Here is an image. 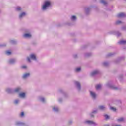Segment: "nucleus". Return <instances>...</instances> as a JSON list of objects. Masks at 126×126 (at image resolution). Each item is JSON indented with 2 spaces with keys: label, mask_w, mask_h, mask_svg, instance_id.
Wrapping results in <instances>:
<instances>
[{
  "label": "nucleus",
  "mask_w": 126,
  "mask_h": 126,
  "mask_svg": "<svg viewBox=\"0 0 126 126\" xmlns=\"http://www.w3.org/2000/svg\"><path fill=\"white\" fill-rule=\"evenodd\" d=\"M107 87H108V88H111V89H113V90H120L121 88L116 87V86L113 85V83L112 81L108 82L106 85Z\"/></svg>",
  "instance_id": "nucleus-1"
},
{
  "label": "nucleus",
  "mask_w": 126,
  "mask_h": 126,
  "mask_svg": "<svg viewBox=\"0 0 126 126\" xmlns=\"http://www.w3.org/2000/svg\"><path fill=\"white\" fill-rule=\"evenodd\" d=\"M50 6H51V2L49 1H45L42 6V10H46Z\"/></svg>",
  "instance_id": "nucleus-2"
},
{
  "label": "nucleus",
  "mask_w": 126,
  "mask_h": 126,
  "mask_svg": "<svg viewBox=\"0 0 126 126\" xmlns=\"http://www.w3.org/2000/svg\"><path fill=\"white\" fill-rule=\"evenodd\" d=\"M85 124H88V125H91L94 126H98V124L92 121H86L85 122Z\"/></svg>",
  "instance_id": "nucleus-3"
},
{
  "label": "nucleus",
  "mask_w": 126,
  "mask_h": 126,
  "mask_svg": "<svg viewBox=\"0 0 126 126\" xmlns=\"http://www.w3.org/2000/svg\"><path fill=\"white\" fill-rule=\"evenodd\" d=\"M100 73V71L98 70H95L91 73V76H95V75H97V74H99Z\"/></svg>",
  "instance_id": "nucleus-4"
},
{
  "label": "nucleus",
  "mask_w": 126,
  "mask_h": 126,
  "mask_svg": "<svg viewBox=\"0 0 126 126\" xmlns=\"http://www.w3.org/2000/svg\"><path fill=\"white\" fill-rule=\"evenodd\" d=\"M74 83H75V85H76L78 90L79 91H80V89H81V87L80 86V83H79L78 81H75Z\"/></svg>",
  "instance_id": "nucleus-5"
},
{
  "label": "nucleus",
  "mask_w": 126,
  "mask_h": 126,
  "mask_svg": "<svg viewBox=\"0 0 126 126\" xmlns=\"http://www.w3.org/2000/svg\"><path fill=\"white\" fill-rule=\"evenodd\" d=\"M90 93L91 97H92V98H93V99L95 100V99H96V94L95 93H94V92H92V91H90Z\"/></svg>",
  "instance_id": "nucleus-6"
},
{
  "label": "nucleus",
  "mask_w": 126,
  "mask_h": 126,
  "mask_svg": "<svg viewBox=\"0 0 126 126\" xmlns=\"http://www.w3.org/2000/svg\"><path fill=\"white\" fill-rule=\"evenodd\" d=\"M15 125L16 126H28V125L23 122H16Z\"/></svg>",
  "instance_id": "nucleus-7"
},
{
  "label": "nucleus",
  "mask_w": 126,
  "mask_h": 126,
  "mask_svg": "<svg viewBox=\"0 0 126 126\" xmlns=\"http://www.w3.org/2000/svg\"><path fill=\"white\" fill-rule=\"evenodd\" d=\"M17 60L15 59H10L9 60L8 63L10 64H14L16 63Z\"/></svg>",
  "instance_id": "nucleus-8"
},
{
  "label": "nucleus",
  "mask_w": 126,
  "mask_h": 126,
  "mask_svg": "<svg viewBox=\"0 0 126 126\" xmlns=\"http://www.w3.org/2000/svg\"><path fill=\"white\" fill-rule=\"evenodd\" d=\"M30 76V73H26L24 74L22 76V78L24 79H26V78H28Z\"/></svg>",
  "instance_id": "nucleus-9"
},
{
  "label": "nucleus",
  "mask_w": 126,
  "mask_h": 126,
  "mask_svg": "<svg viewBox=\"0 0 126 126\" xmlns=\"http://www.w3.org/2000/svg\"><path fill=\"white\" fill-rule=\"evenodd\" d=\"M6 92H7V93H8L9 94H11L12 93H14V91L12 89L7 88L6 89Z\"/></svg>",
  "instance_id": "nucleus-10"
},
{
  "label": "nucleus",
  "mask_w": 126,
  "mask_h": 126,
  "mask_svg": "<svg viewBox=\"0 0 126 126\" xmlns=\"http://www.w3.org/2000/svg\"><path fill=\"white\" fill-rule=\"evenodd\" d=\"M98 109L101 110V111H105L107 109V108L105 105H100L98 106Z\"/></svg>",
  "instance_id": "nucleus-11"
},
{
  "label": "nucleus",
  "mask_w": 126,
  "mask_h": 126,
  "mask_svg": "<svg viewBox=\"0 0 126 126\" xmlns=\"http://www.w3.org/2000/svg\"><path fill=\"white\" fill-rule=\"evenodd\" d=\"M26 15V13H25V12H23L21 13L19 15V17L20 19H21V18H22V17H24V16H25Z\"/></svg>",
  "instance_id": "nucleus-12"
},
{
  "label": "nucleus",
  "mask_w": 126,
  "mask_h": 126,
  "mask_svg": "<svg viewBox=\"0 0 126 126\" xmlns=\"http://www.w3.org/2000/svg\"><path fill=\"white\" fill-rule=\"evenodd\" d=\"M118 17H126V14L125 13H121L117 15Z\"/></svg>",
  "instance_id": "nucleus-13"
},
{
  "label": "nucleus",
  "mask_w": 126,
  "mask_h": 126,
  "mask_svg": "<svg viewBox=\"0 0 126 126\" xmlns=\"http://www.w3.org/2000/svg\"><path fill=\"white\" fill-rule=\"evenodd\" d=\"M30 56L32 60H33V61H36L37 59L36 58V56H35V55L31 54Z\"/></svg>",
  "instance_id": "nucleus-14"
},
{
  "label": "nucleus",
  "mask_w": 126,
  "mask_h": 126,
  "mask_svg": "<svg viewBox=\"0 0 126 126\" xmlns=\"http://www.w3.org/2000/svg\"><path fill=\"white\" fill-rule=\"evenodd\" d=\"M90 10L91 8L89 7L85 8V10L86 14H89V12H90Z\"/></svg>",
  "instance_id": "nucleus-15"
},
{
  "label": "nucleus",
  "mask_w": 126,
  "mask_h": 126,
  "mask_svg": "<svg viewBox=\"0 0 126 126\" xmlns=\"http://www.w3.org/2000/svg\"><path fill=\"white\" fill-rule=\"evenodd\" d=\"M24 38H31L32 35L30 33H25L24 34Z\"/></svg>",
  "instance_id": "nucleus-16"
},
{
  "label": "nucleus",
  "mask_w": 126,
  "mask_h": 126,
  "mask_svg": "<svg viewBox=\"0 0 126 126\" xmlns=\"http://www.w3.org/2000/svg\"><path fill=\"white\" fill-rule=\"evenodd\" d=\"M97 110L93 111V112L90 114V117H91V118H93L94 117V114H96V113H97Z\"/></svg>",
  "instance_id": "nucleus-17"
},
{
  "label": "nucleus",
  "mask_w": 126,
  "mask_h": 126,
  "mask_svg": "<svg viewBox=\"0 0 126 126\" xmlns=\"http://www.w3.org/2000/svg\"><path fill=\"white\" fill-rule=\"evenodd\" d=\"M26 95V94L25 93H22L19 94V97H20V98H25Z\"/></svg>",
  "instance_id": "nucleus-18"
},
{
  "label": "nucleus",
  "mask_w": 126,
  "mask_h": 126,
  "mask_svg": "<svg viewBox=\"0 0 126 126\" xmlns=\"http://www.w3.org/2000/svg\"><path fill=\"white\" fill-rule=\"evenodd\" d=\"M120 45H126V40H121L118 42Z\"/></svg>",
  "instance_id": "nucleus-19"
},
{
  "label": "nucleus",
  "mask_w": 126,
  "mask_h": 126,
  "mask_svg": "<svg viewBox=\"0 0 126 126\" xmlns=\"http://www.w3.org/2000/svg\"><path fill=\"white\" fill-rule=\"evenodd\" d=\"M53 110L54 112H56V113H58V112H59V107H58V106H54L53 108Z\"/></svg>",
  "instance_id": "nucleus-20"
},
{
  "label": "nucleus",
  "mask_w": 126,
  "mask_h": 126,
  "mask_svg": "<svg viewBox=\"0 0 126 126\" xmlns=\"http://www.w3.org/2000/svg\"><path fill=\"white\" fill-rule=\"evenodd\" d=\"M21 90V89L20 88H17L16 89H15L14 90H13L14 91V92L18 93V92H19Z\"/></svg>",
  "instance_id": "nucleus-21"
},
{
  "label": "nucleus",
  "mask_w": 126,
  "mask_h": 126,
  "mask_svg": "<svg viewBox=\"0 0 126 126\" xmlns=\"http://www.w3.org/2000/svg\"><path fill=\"white\" fill-rule=\"evenodd\" d=\"M125 121V118L121 117L118 119H117V122L118 123H122V122H124Z\"/></svg>",
  "instance_id": "nucleus-22"
},
{
  "label": "nucleus",
  "mask_w": 126,
  "mask_h": 126,
  "mask_svg": "<svg viewBox=\"0 0 126 126\" xmlns=\"http://www.w3.org/2000/svg\"><path fill=\"white\" fill-rule=\"evenodd\" d=\"M114 34L116 35L117 37H120L122 35V33L120 32H115Z\"/></svg>",
  "instance_id": "nucleus-23"
},
{
  "label": "nucleus",
  "mask_w": 126,
  "mask_h": 126,
  "mask_svg": "<svg viewBox=\"0 0 126 126\" xmlns=\"http://www.w3.org/2000/svg\"><path fill=\"white\" fill-rule=\"evenodd\" d=\"M16 11H19L20 12L22 11V8H21L20 6H17L16 8Z\"/></svg>",
  "instance_id": "nucleus-24"
},
{
  "label": "nucleus",
  "mask_w": 126,
  "mask_h": 126,
  "mask_svg": "<svg viewBox=\"0 0 126 126\" xmlns=\"http://www.w3.org/2000/svg\"><path fill=\"white\" fill-rule=\"evenodd\" d=\"M101 87H102V85L101 84H99L96 86L95 88L96 90H100Z\"/></svg>",
  "instance_id": "nucleus-25"
},
{
  "label": "nucleus",
  "mask_w": 126,
  "mask_h": 126,
  "mask_svg": "<svg viewBox=\"0 0 126 126\" xmlns=\"http://www.w3.org/2000/svg\"><path fill=\"white\" fill-rule=\"evenodd\" d=\"M100 3H102L104 5H107V1H105L104 0H100Z\"/></svg>",
  "instance_id": "nucleus-26"
},
{
  "label": "nucleus",
  "mask_w": 126,
  "mask_h": 126,
  "mask_svg": "<svg viewBox=\"0 0 126 126\" xmlns=\"http://www.w3.org/2000/svg\"><path fill=\"white\" fill-rule=\"evenodd\" d=\"M71 20L72 21H75V20H76V16H72L71 17Z\"/></svg>",
  "instance_id": "nucleus-27"
},
{
  "label": "nucleus",
  "mask_w": 126,
  "mask_h": 126,
  "mask_svg": "<svg viewBox=\"0 0 126 126\" xmlns=\"http://www.w3.org/2000/svg\"><path fill=\"white\" fill-rule=\"evenodd\" d=\"M39 100L43 102V103H45V98L43 97H39Z\"/></svg>",
  "instance_id": "nucleus-28"
},
{
  "label": "nucleus",
  "mask_w": 126,
  "mask_h": 126,
  "mask_svg": "<svg viewBox=\"0 0 126 126\" xmlns=\"http://www.w3.org/2000/svg\"><path fill=\"white\" fill-rule=\"evenodd\" d=\"M103 65L104 66H108L109 65V62H104L103 63Z\"/></svg>",
  "instance_id": "nucleus-29"
},
{
  "label": "nucleus",
  "mask_w": 126,
  "mask_h": 126,
  "mask_svg": "<svg viewBox=\"0 0 126 126\" xmlns=\"http://www.w3.org/2000/svg\"><path fill=\"white\" fill-rule=\"evenodd\" d=\"M59 91L60 93H63V95H66V94H65V93H64V91H63V90L60 89V90H59Z\"/></svg>",
  "instance_id": "nucleus-30"
},
{
  "label": "nucleus",
  "mask_w": 126,
  "mask_h": 126,
  "mask_svg": "<svg viewBox=\"0 0 126 126\" xmlns=\"http://www.w3.org/2000/svg\"><path fill=\"white\" fill-rule=\"evenodd\" d=\"M18 103H19V99H16L14 101V103L15 105H17V104H18Z\"/></svg>",
  "instance_id": "nucleus-31"
},
{
  "label": "nucleus",
  "mask_w": 126,
  "mask_h": 126,
  "mask_svg": "<svg viewBox=\"0 0 126 126\" xmlns=\"http://www.w3.org/2000/svg\"><path fill=\"white\" fill-rule=\"evenodd\" d=\"M81 70V68L80 67H78L75 69V72H79Z\"/></svg>",
  "instance_id": "nucleus-32"
},
{
  "label": "nucleus",
  "mask_w": 126,
  "mask_h": 126,
  "mask_svg": "<svg viewBox=\"0 0 126 126\" xmlns=\"http://www.w3.org/2000/svg\"><path fill=\"white\" fill-rule=\"evenodd\" d=\"M5 54L7 55V56H10V55H11V52L7 51L5 52Z\"/></svg>",
  "instance_id": "nucleus-33"
},
{
  "label": "nucleus",
  "mask_w": 126,
  "mask_h": 126,
  "mask_svg": "<svg viewBox=\"0 0 126 126\" xmlns=\"http://www.w3.org/2000/svg\"><path fill=\"white\" fill-rule=\"evenodd\" d=\"M114 53H109L108 55H107V56L108 57H112V56H114Z\"/></svg>",
  "instance_id": "nucleus-34"
},
{
  "label": "nucleus",
  "mask_w": 126,
  "mask_h": 126,
  "mask_svg": "<svg viewBox=\"0 0 126 126\" xmlns=\"http://www.w3.org/2000/svg\"><path fill=\"white\" fill-rule=\"evenodd\" d=\"M104 117L105 118L106 120H109L110 119V116L107 114L104 115Z\"/></svg>",
  "instance_id": "nucleus-35"
},
{
  "label": "nucleus",
  "mask_w": 126,
  "mask_h": 126,
  "mask_svg": "<svg viewBox=\"0 0 126 126\" xmlns=\"http://www.w3.org/2000/svg\"><path fill=\"white\" fill-rule=\"evenodd\" d=\"M5 46H6V44L5 43L0 44V47H5Z\"/></svg>",
  "instance_id": "nucleus-36"
},
{
  "label": "nucleus",
  "mask_w": 126,
  "mask_h": 126,
  "mask_svg": "<svg viewBox=\"0 0 126 126\" xmlns=\"http://www.w3.org/2000/svg\"><path fill=\"white\" fill-rule=\"evenodd\" d=\"M110 109L112 110V111H114V112H116V108L113 107H111Z\"/></svg>",
  "instance_id": "nucleus-37"
},
{
  "label": "nucleus",
  "mask_w": 126,
  "mask_h": 126,
  "mask_svg": "<svg viewBox=\"0 0 126 126\" xmlns=\"http://www.w3.org/2000/svg\"><path fill=\"white\" fill-rule=\"evenodd\" d=\"M122 23V21L118 20L117 21H116V24L117 25H119V24H121Z\"/></svg>",
  "instance_id": "nucleus-38"
},
{
  "label": "nucleus",
  "mask_w": 126,
  "mask_h": 126,
  "mask_svg": "<svg viewBox=\"0 0 126 126\" xmlns=\"http://www.w3.org/2000/svg\"><path fill=\"white\" fill-rule=\"evenodd\" d=\"M10 43H11V44H16V41L15 40H11Z\"/></svg>",
  "instance_id": "nucleus-39"
},
{
  "label": "nucleus",
  "mask_w": 126,
  "mask_h": 126,
  "mask_svg": "<svg viewBox=\"0 0 126 126\" xmlns=\"http://www.w3.org/2000/svg\"><path fill=\"white\" fill-rule=\"evenodd\" d=\"M85 56L86 57H90V56H91V53H86Z\"/></svg>",
  "instance_id": "nucleus-40"
},
{
  "label": "nucleus",
  "mask_w": 126,
  "mask_h": 126,
  "mask_svg": "<svg viewBox=\"0 0 126 126\" xmlns=\"http://www.w3.org/2000/svg\"><path fill=\"white\" fill-rule=\"evenodd\" d=\"M122 60H125V57H120V58L119 59V61H122Z\"/></svg>",
  "instance_id": "nucleus-41"
},
{
  "label": "nucleus",
  "mask_w": 126,
  "mask_h": 126,
  "mask_svg": "<svg viewBox=\"0 0 126 126\" xmlns=\"http://www.w3.org/2000/svg\"><path fill=\"white\" fill-rule=\"evenodd\" d=\"M122 30L126 31V26L123 27Z\"/></svg>",
  "instance_id": "nucleus-42"
},
{
  "label": "nucleus",
  "mask_w": 126,
  "mask_h": 126,
  "mask_svg": "<svg viewBox=\"0 0 126 126\" xmlns=\"http://www.w3.org/2000/svg\"><path fill=\"white\" fill-rule=\"evenodd\" d=\"M73 58H74V59H76V58H77V54L74 55Z\"/></svg>",
  "instance_id": "nucleus-43"
},
{
  "label": "nucleus",
  "mask_w": 126,
  "mask_h": 126,
  "mask_svg": "<svg viewBox=\"0 0 126 126\" xmlns=\"http://www.w3.org/2000/svg\"><path fill=\"white\" fill-rule=\"evenodd\" d=\"M27 60L29 63H31V60H30V58L28 57Z\"/></svg>",
  "instance_id": "nucleus-44"
},
{
  "label": "nucleus",
  "mask_w": 126,
  "mask_h": 126,
  "mask_svg": "<svg viewBox=\"0 0 126 126\" xmlns=\"http://www.w3.org/2000/svg\"><path fill=\"white\" fill-rule=\"evenodd\" d=\"M22 68H24V69L27 68V66L25 65L22 66Z\"/></svg>",
  "instance_id": "nucleus-45"
},
{
  "label": "nucleus",
  "mask_w": 126,
  "mask_h": 126,
  "mask_svg": "<svg viewBox=\"0 0 126 126\" xmlns=\"http://www.w3.org/2000/svg\"><path fill=\"white\" fill-rule=\"evenodd\" d=\"M21 117H23V116H24V112H21Z\"/></svg>",
  "instance_id": "nucleus-46"
},
{
  "label": "nucleus",
  "mask_w": 126,
  "mask_h": 126,
  "mask_svg": "<svg viewBox=\"0 0 126 126\" xmlns=\"http://www.w3.org/2000/svg\"><path fill=\"white\" fill-rule=\"evenodd\" d=\"M26 32H27V33H30V31L29 30H26Z\"/></svg>",
  "instance_id": "nucleus-47"
},
{
  "label": "nucleus",
  "mask_w": 126,
  "mask_h": 126,
  "mask_svg": "<svg viewBox=\"0 0 126 126\" xmlns=\"http://www.w3.org/2000/svg\"><path fill=\"white\" fill-rule=\"evenodd\" d=\"M62 101H63V99H62V98H59V101L60 103L62 102Z\"/></svg>",
  "instance_id": "nucleus-48"
},
{
  "label": "nucleus",
  "mask_w": 126,
  "mask_h": 126,
  "mask_svg": "<svg viewBox=\"0 0 126 126\" xmlns=\"http://www.w3.org/2000/svg\"><path fill=\"white\" fill-rule=\"evenodd\" d=\"M69 125H71V124H72V122L71 121H70V122H69Z\"/></svg>",
  "instance_id": "nucleus-49"
},
{
  "label": "nucleus",
  "mask_w": 126,
  "mask_h": 126,
  "mask_svg": "<svg viewBox=\"0 0 126 126\" xmlns=\"http://www.w3.org/2000/svg\"><path fill=\"white\" fill-rule=\"evenodd\" d=\"M0 12H1V11L0 10Z\"/></svg>",
  "instance_id": "nucleus-50"
}]
</instances>
